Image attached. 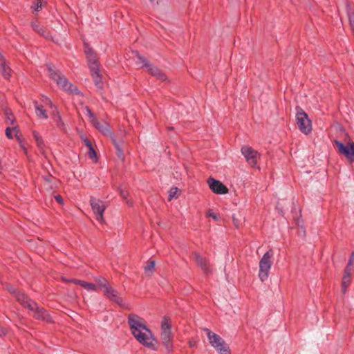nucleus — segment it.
Wrapping results in <instances>:
<instances>
[{"mask_svg": "<svg viewBox=\"0 0 354 354\" xmlns=\"http://www.w3.org/2000/svg\"><path fill=\"white\" fill-rule=\"evenodd\" d=\"M86 57L88 63V66L90 71H93L100 68V64L96 54L90 55L88 56H86Z\"/></svg>", "mask_w": 354, "mask_h": 354, "instance_id": "aec40b11", "label": "nucleus"}, {"mask_svg": "<svg viewBox=\"0 0 354 354\" xmlns=\"http://www.w3.org/2000/svg\"><path fill=\"white\" fill-rule=\"evenodd\" d=\"M334 145L337 147L338 153L344 155L350 162H354V142H348L344 145L339 140H334Z\"/></svg>", "mask_w": 354, "mask_h": 354, "instance_id": "9b49d317", "label": "nucleus"}, {"mask_svg": "<svg viewBox=\"0 0 354 354\" xmlns=\"http://www.w3.org/2000/svg\"><path fill=\"white\" fill-rule=\"evenodd\" d=\"M133 54L138 59L137 64H140L141 68H145L147 70L152 64L150 63L145 57H142L138 51H133Z\"/></svg>", "mask_w": 354, "mask_h": 354, "instance_id": "412c9836", "label": "nucleus"}, {"mask_svg": "<svg viewBox=\"0 0 354 354\" xmlns=\"http://www.w3.org/2000/svg\"><path fill=\"white\" fill-rule=\"evenodd\" d=\"M155 266V261H149L147 265L145 267V272L147 275H151L153 273Z\"/></svg>", "mask_w": 354, "mask_h": 354, "instance_id": "c85d7f7f", "label": "nucleus"}, {"mask_svg": "<svg viewBox=\"0 0 354 354\" xmlns=\"http://www.w3.org/2000/svg\"><path fill=\"white\" fill-rule=\"evenodd\" d=\"M193 257L196 264L205 273L208 274L211 272L208 261L200 255L198 252H193Z\"/></svg>", "mask_w": 354, "mask_h": 354, "instance_id": "f3484780", "label": "nucleus"}, {"mask_svg": "<svg viewBox=\"0 0 354 354\" xmlns=\"http://www.w3.org/2000/svg\"><path fill=\"white\" fill-rule=\"evenodd\" d=\"M295 223L298 226V234L300 236H306V230L304 226V222L301 219L297 218L295 220Z\"/></svg>", "mask_w": 354, "mask_h": 354, "instance_id": "cd10ccee", "label": "nucleus"}, {"mask_svg": "<svg viewBox=\"0 0 354 354\" xmlns=\"http://www.w3.org/2000/svg\"><path fill=\"white\" fill-rule=\"evenodd\" d=\"M88 155L89 156V158L91 159L96 158L97 154H96V152H95L93 147L92 148L88 149Z\"/></svg>", "mask_w": 354, "mask_h": 354, "instance_id": "a19ab883", "label": "nucleus"}, {"mask_svg": "<svg viewBox=\"0 0 354 354\" xmlns=\"http://www.w3.org/2000/svg\"><path fill=\"white\" fill-rule=\"evenodd\" d=\"M348 17L351 30L354 34V16L350 12H348Z\"/></svg>", "mask_w": 354, "mask_h": 354, "instance_id": "58836bf2", "label": "nucleus"}, {"mask_svg": "<svg viewBox=\"0 0 354 354\" xmlns=\"http://www.w3.org/2000/svg\"><path fill=\"white\" fill-rule=\"evenodd\" d=\"M273 256V250L270 249L263 255L259 261V277L261 281L267 280L269 276L270 270L273 263L272 260Z\"/></svg>", "mask_w": 354, "mask_h": 354, "instance_id": "423d86ee", "label": "nucleus"}, {"mask_svg": "<svg viewBox=\"0 0 354 354\" xmlns=\"http://www.w3.org/2000/svg\"><path fill=\"white\" fill-rule=\"evenodd\" d=\"M51 321V317L48 315H46V322H50Z\"/></svg>", "mask_w": 354, "mask_h": 354, "instance_id": "49530a36", "label": "nucleus"}, {"mask_svg": "<svg viewBox=\"0 0 354 354\" xmlns=\"http://www.w3.org/2000/svg\"><path fill=\"white\" fill-rule=\"evenodd\" d=\"M133 54L138 59L137 64H140L141 68H145L147 70L152 64L150 63L145 57H142L138 51H133Z\"/></svg>", "mask_w": 354, "mask_h": 354, "instance_id": "4be33fe9", "label": "nucleus"}, {"mask_svg": "<svg viewBox=\"0 0 354 354\" xmlns=\"http://www.w3.org/2000/svg\"><path fill=\"white\" fill-rule=\"evenodd\" d=\"M0 73L5 79H10L12 71L10 66L7 64L6 62L0 64Z\"/></svg>", "mask_w": 354, "mask_h": 354, "instance_id": "5701e85b", "label": "nucleus"}, {"mask_svg": "<svg viewBox=\"0 0 354 354\" xmlns=\"http://www.w3.org/2000/svg\"><path fill=\"white\" fill-rule=\"evenodd\" d=\"M35 113L36 115L39 117H42L44 115V110L43 109L42 105H38L37 102L35 104Z\"/></svg>", "mask_w": 354, "mask_h": 354, "instance_id": "72a5a7b5", "label": "nucleus"}, {"mask_svg": "<svg viewBox=\"0 0 354 354\" xmlns=\"http://www.w3.org/2000/svg\"><path fill=\"white\" fill-rule=\"evenodd\" d=\"M5 62H6L5 57L3 56V55L0 52V64L4 63Z\"/></svg>", "mask_w": 354, "mask_h": 354, "instance_id": "a18cd8bd", "label": "nucleus"}, {"mask_svg": "<svg viewBox=\"0 0 354 354\" xmlns=\"http://www.w3.org/2000/svg\"><path fill=\"white\" fill-rule=\"evenodd\" d=\"M296 122L298 128L301 132L305 135L309 134L312 131V122L309 119L308 114L302 108L296 106Z\"/></svg>", "mask_w": 354, "mask_h": 354, "instance_id": "6e6552de", "label": "nucleus"}, {"mask_svg": "<svg viewBox=\"0 0 354 354\" xmlns=\"http://www.w3.org/2000/svg\"><path fill=\"white\" fill-rule=\"evenodd\" d=\"M93 126L99 131H100L103 135L106 136H109L113 145L115 146L116 150H117V155L119 158L122 157L123 155V151L121 148V141L118 142L115 138V136L111 132L109 129V126L108 123L104 122L100 123L98 120L97 119L95 121H94L93 123Z\"/></svg>", "mask_w": 354, "mask_h": 354, "instance_id": "9d476101", "label": "nucleus"}, {"mask_svg": "<svg viewBox=\"0 0 354 354\" xmlns=\"http://www.w3.org/2000/svg\"><path fill=\"white\" fill-rule=\"evenodd\" d=\"M74 284L79 285L87 290L95 291L96 285L93 283L86 282L85 281H74Z\"/></svg>", "mask_w": 354, "mask_h": 354, "instance_id": "393cba45", "label": "nucleus"}, {"mask_svg": "<svg viewBox=\"0 0 354 354\" xmlns=\"http://www.w3.org/2000/svg\"><path fill=\"white\" fill-rule=\"evenodd\" d=\"M47 71L48 76L50 79L55 81L57 86L64 90L66 92L71 93L73 94H79L77 88L70 83L68 80L63 75L61 72L56 68L53 64H47Z\"/></svg>", "mask_w": 354, "mask_h": 354, "instance_id": "f03ea898", "label": "nucleus"}, {"mask_svg": "<svg viewBox=\"0 0 354 354\" xmlns=\"http://www.w3.org/2000/svg\"><path fill=\"white\" fill-rule=\"evenodd\" d=\"M19 132V130L18 129L17 125H13L11 127H8L6 129V131H5L6 136L8 139H12L13 134H15V137L17 138V139L19 142L20 147L23 149L24 152L25 153H27L26 148L22 143V141H21L20 137L18 136Z\"/></svg>", "mask_w": 354, "mask_h": 354, "instance_id": "dca6fc26", "label": "nucleus"}, {"mask_svg": "<svg viewBox=\"0 0 354 354\" xmlns=\"http://www.w3.org/2000/svg\"><path fill=\"white\" fill-rule=\"evenodd\" d=\"M104 295L111 301L116 303L120 306H124L123 300L118 296V292L111 286L107 287L103 290Z\"/></svg>", "mask_w": 354, "mask_h": 354, "instance_id": "2eb2a0df", "label": "nucleus"}, {"mask_svg": "<svg viewBox=\"0 0 354 354\" xmlns=\"http://www.w3.org/2000/svg\"><path fill=\"white\" fill-rule=\"evenodd\" d=\"M128 324L135 339L145 347L156 351L158 342L151 330L147 326L145 319L136 314L128 315Z\"/></svg>", "mask_w": 354, "mask_h": 354, "instance_id": "f257e3e1", "label": "nucleus"}, {"mask_svg": "<svg viewBox=\"0 0 354 354\" xmlns=\"http://www.w3.org/2000/svg\"><path fill=\"white\" fill-rule=\"evenodd\" d=\"M169 129H173V127H168Z\"/></svg>", "mask_w": 354, "mask_h": 354, "instance_id": "de8ad7c7", "label": "nucleus"}, {"mask_svg": "<svg viewBox=\"0 0 354 354\" xmlns=\"http://www.w3.org/2000/svg\"><path fill=\"white\" fill-rule=\"evenodd\" d=\"M160 340L167 352L173 351V335L169 318L165 316L161 322Z\"/></svg>", "mask_w": 354, "mask_h": 354, "instance_id": "20e7f679", "label": "nucleus"}, {"mask_svg": "<svg viewBox=\"0 0 354 354\" xmlns=\"http://www.w3.org/2000/svg\"><path fill=\"white\" fill-rule=\"evenodd\" d=\"M62 280L64 281H66L68 283H74V281H80L79 279H66L65 277H62Z\"/></svg>", "mask_w": 354, "mask_h": 354, "instance_id": "c03bdc74", "label": "nucleus"}, {"mask_svg": "<svg viewBox=\"0 0 354 354\" xmlns=\"http://www.w3.org/2000/svg\"><path fill=\"white\" fill-rule=\"evenodd\" d=\"M90 204L97 221L100 223H103L104 222L103 215L106 209V206L104 202L100 199L91 196L90 198Z\"/></svg>", "mask_w": 354, "mask_h": 354, "instance_id": "f8f14e48", "label": "nucleus"}, {"mask_svg": "<svg viewBox=\"0 0 354 354\" xmlns=\"http://www.w3.org/2000/svg\"><path fill=\"white\" fill-rule=\"evenodd\" d=\"M241 151L248 163L252 167H255L257 163V158L260 156L259 153L249 146L242 147Z\"/></svg>", "mask_w": 354, "mask_h": 354, "instance_id": "ddd939ff", "label": "nucleus"}, {"mask_svg": "<svg viewBox=\"0 0 354 354\" xmlns=\"http://www.w3.org/2000/svg\"><path fill=\"white\" fill-rule=\"evenodd\" d=\"M6 122L7 124L10 126L16 125L15 124V118L12 113L9 110H6Z\"/></svg>", "mask_w": 354, "mask_h": 354, "instance_id": "bb28decb", "label": "nucleus"}, {"mask_svg": "<svg viewBox=\"0 0 354 354\" xmlns=\"http://www.w3.org/2000/svg\"><path fill=\"white\" fill-rule=\"evenodd\" d=\"M6 289L8 292H10L11 294H12L15 297V295L19 292L15 287L12 286L8 285L6 287Z\"/></svg>", "mask_w": 354, "mask_h": 354, "instance_id": "ea45409f", "label": "nucleus"}, {"mask_svg": "<svg viewBox=\"0 0 354 354\" xmlns=\"http://www.w3.org/2000/svg\"><path fill=\"white\" fill-rule=\"evenodd\" d=\"M84 53L86 56H88L90 55H95L96 54L94 50L89 46V45L87 43L84 44Z\"/></svg>", "mask_w": 354, "mask_h": 354, "instance_id": "f704fd0d", "label": "nucleus"}, {"mask_svg": "<svg viewBox=\"0 0 354 354\" xmlns=\"http://www.w3.org/2000/svg\"><path fill=\"white\" fill-rule=\"evenodd\" d=\"M119 189V192H120V196L124 200L126 201L127 203H129V201H127V197L129 196V192L128 191L125 190L124 189L122 188L121 187L118 188Z\"/></svg>", "mask_w": 354, "mask_h": 354, "instance_id": "4c0bfd02", "label": "nucleus"}, {"mask_svg": "<svg viewBox=\"0 0 354 354\" xmlns=\"http://www.w3.org/2000/svg\"><path fill=\"white\" fill-rule=\"evenodd\" d=\"M207 183L210 189L216 194H225L228 192V189L225 185L212 177L208 178Z\"/></svg>", "mask_w": 354, "mask_h": 354, "instance_id": "4468645a", "label": "nucleus"}, {"mask_svg": "<svg viewBox=\"0 0 354 354\" xmlns=\"http://www.w3.org/2000/svg\"><path fill=\"white\" fill-rule=\"evenodd\" d=\"M84 145L88 148H92L93 147V145H92V142L87 138H85L84 140Z\"/></svg>", "mask_w": 354, "mask_h": 354, "instance_id": "37998d69", "label": "nucleus"}, {"mask_svg": "<svg viewBox=\"0 0 354 354\" xmlns=\"http://www.w3.org/2000/svg\"><path fill=\"white\" fill-rule=\"evenodd\" d=\"M58 180L55 178L50 177L47 178L46 177V201L48 200L50 204L53 203V199L57 204L63 205L64 203L62 196L55 190L57 187ZM46 205L47 202L46 201Z\"/></svg>", "mask_w": 354, "mask_h": 354, "instance_id": "39448f33", "label": "nucleus"}, {"mask_svg": "<svg viewBox=\"0 0 354 354\" xmlns=\"http://www.w3.org/2000/svg\"><path fill=\"white\" fill-rule=\"evenodd\" d=\"M49 118L52 126L66 132V127L64 123L57 106L48 97H46V119Z\"/></svg>", "mask_w": 354, "mask_h": 354, "instance_id": "7ed1b4c3", "label": "nucleus"}, {"mask_svg": "<svg viewBox=\"0 0 354 354\" xmlns=\"http://www.w3.org/2000/svg\"><path fill=\"white\" fill-rule=\"evenodd\" d=\"M206 332L209 342L220 354H231L230 347L225 341L217 334L212 332L208 328H204Z\"/></svg>", "mask_w": 354, "mask_h": 354, "instance_id": "0eeeda50", "label": "nucleus"}, {"mask_svg": "<svg viewBox=\"0 0 354 354\" xmlns=\"http://www.w3.org/2000/svg\"><path fill=\"white\" fill-rule=\"evenodd\" d=\"M85 109L86 111L87 115L89 118L91 122L93 123L97 118H96L95 114L91 111V110L90 109V108L88 106H86Z\"/></svg>", "mask_w": 354, "mask_h": 354, "instance_id": "c9c22d12", "label": "nucleus"}, {"mask_svg": "<svg viewBox=\"0 0 354 354\" xmlns=\"http://www.w3.org/2000/svg\"><path fill=\"white\" fill-rule=\"evenodd\" d=\"M353 262H354V253L353 252L348 259L347 266L344 269V273H346V274H351V268L353 266Z\"/></svg>", "mask_w": 354, "mask_h": 354, "instance_id": "c756f323", "label": "nucleus"}, {"mask_svg": "<svg viewBox=\"0 0 354 354\" xmlns=\"http://www.w3.org/2000/svg\"><path fill=\"white\" fill-rule=\"evenodd\" d=\"M351 274H346V273H344V275L342 277V287H341V291L343 294L346 293L347 288L351 284Z\"/></svg>", "mask_w": 354, "mask_h": 354, "instance_id": "a878e982", "label": "nucleus"}, {"mask_svg": "<svg viewBox=\"0 0 354 354\" xmlns=\"http://www.w3.org/2000/svg\"><path fill=\"white\" fill-rule=\"evenodd\" d=\"M147 71L150 75L156 77L158 80L162 82H165L167 80V75L153 64Z\"/></svg>", "mask_w": 354, "mask_h": 354, "instance_id": "a211bd4d", "label": "nucleus"}, {"mask_svg": "<svg viewBox=\"0 0 354 354\" xmlns=\"http://www.w3.org/2000/svg\"><path fill=\"white\" fill-rule=\"evenodd\" d=\"M31 26L36 32H37L38 34H39L41 35H44V31L42 27H39V25L37 21H32L31 24Z\"/></svg>", "mask_w": 354, "mask_h": 354, "instance_id": "2f4dec72", "label": "nucleus"}, {"mask_svg": "<svg viewBox=\"0 0 354 354\" xmlns=\"http://www.w3.org/2000/svg\"><path fill=\"white\" fill-rule=\"evenodd\" d=\"M149 1H150L151 2H153V1H154V0H149Z\"/></svg>", "mask_w": 354, "mask_h": 354, "instance_id": "09e8293b", "label": "nucleus"}, {"mask_svg": "<svg viewBox=\"0 0 354 354\" xmlns=\"http://www.w3.org/2000/svg\"><path fill=\"white\" fill-rule=\"evenodd\" d=\"M207 216L212 218L213 220L218 221L220 218V216L218 214L215 213L213 210L209 209L207 212Z\"/></svg>", "mask_w": 354, "mask_h": 354, "instance_id": "e433bc0d", "label": "nucleus"}, {"mask_svg": "<svg viewBox=\"0 0 354 354\" xmlns=\"http://www.w3.org/2000/svg\"><path fill=\"white\" fill-rule=\"evenodd\" d=\"M178 190V189L176 187H171L169 189V191L168 192V201H171L174 198H177L176 194H177Z\"/></svg>", "mask_w": 354, "mask_h": 354, "instance_id": "473e14b6", "label": "nucleus"}, {"mask_svg": "<svg viewBox=\"0 0 354 354\" xmlns=\"http://www.w3.org/2000/svg\"><path fill=\"white\" fill-rule=\"evenodd\" d=\"M91 71V76L92 79L93 80V82L95 83V85L100 89H102L103 88V82H102V75L100 72V68H97L96 70L90 71Z\"/></svg>", "mask_w": 354, "mask_h": 354, "instance_id": "6ab92c4d", "label": "nucleus"}, {"mask_svg": "<svg viewBox=\"0 0 354 354\" xmlns=\"http://www.w3.org/2000/svg\"><path fill=\"white\" fill-rule=\"evenodd\" d=\"M32 133V136L34 137V139L36 142L37 147L39 148L41 153L43 154L44 153V142H43V138H42L41 135H40L35 130H33Z\"/></svg>", "mask_w": 354, "mask_h": 354, "instance_id": "b1692460", "label": "nucleus"}, {"mask_svg": "<svg viewBox=\"0 0 354 354\" xmlns=\"http://www.w3.org/2000/svg\"><path fill=\"white\" fill-rule=\"evenodd\" d=\"M42 8V0H37V3L35 4V6L34 7V9L35 11H38L39 9H41Z\"/></svg>", "mask_w": 354, "mask_h": 354, "instance_id": "79ce46f5", "label": "nucleus"}, {"mask_svg": "<svg viewBox=\"0 0 354 354\" xmlns=\"http://www.w3.org/2000/svg\"><path fill=\"white\" fill-rule=\"evenodd\" d=\"M15 297L17 301L19 302L24 308H27L32 313V315L36 319H44V312L42 310H39L37 304L30 300L26 295L19 292L15 295Z\"/></svg>", "mask_w": 354, "mask_h": 354, "instance_id": "1a4fd4ad", "label": "nucleus"}, {"mask_svg": "<svg viewBox=\"0 0 354 354\" xmlns=\"http://www.w3.org/2000/svg\"><path fill=\"white\" fill-rule=\"evenodd\" d=\"M95 281L97 283L98 286L101 287L103 290L106 289L107 287L110 286L107 280L103 277H98L95 279Z\"/></svg>", "mask_w": 354, "mask_h": 354, "instance_id": "7c9ffc66", "label": "nucleus"}]
</instances>
